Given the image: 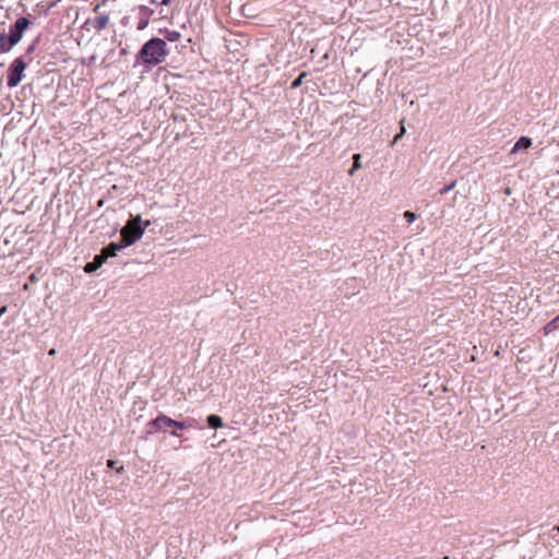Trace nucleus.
Instances as JSON below:
<instances>
[{
  "label": "nucleus",
  "mask_w": 559,
  "mask_h": 559,
  "mask_svg": "<svg viewBox=\"0 0 559 559\" xmlns=\"http://www.w3.org/2000/svg\"><path fill=\"white\" fill-rule=\"evenodd\" d=\"M169 51L162 38H152L138 52V60L147 67L157 66L165 61Z\"/></svg>",
  "instance_id": "1"
},
{
  "label": "nucleus",
  "mask_w": 559,
  "mask_h": 559,
  "mask_svg": "<svg viewBox=\"0 0 559 559\" xmlns=\"http://www.w3.org/2000/svg\"><path fill=\"white\" fill-rule=\"evenodd\" d=\"M147 433H154L158 431L166 432L170 428L189 429L195 427V419L186 418L185 420H175L164 414L158 415L155 419L147 423Z\"/></svg>",
  "instance_id": "2"
},
{
  "label": "nucleus",
  "mask_w": 559,
  "mask_h": 559,
  "mask_svg": "<svg viewBox=\"0 0 559 559\" xmlns=\"http://www.w3.org/2000/svg\"><path fill=\"white\" fill-rule=\"evenodd\" d=\"M150 224V221L143 223L140 215L128 221L126 226L121 229L123 245H133L138 241Z\"/></svg>",
  "instance_id": "3"
},
{
  "label": "nucleus",
  "mask_w": 559,
  "mask_h": 559,
  "mask_svg": "<svg viewBox=\"0 0 559 559\" xmlns=\"http://www.w3.org/2000/svg\"><path fill=\"white\" fill-rule=\"evenodd\" d=\"M126 247H103L98 254H95L93 261L87 262L84 266L86 273L96 272L109 258L117 255V251L124 249Z\"/></svg>",
  "instance_id": "4"
},
{
  "label": "nucleus",
  "mask_w": 559,
  "mask_h": 559,
  "mask_svg": "<svg viewBox=\"0 0 559 559\" xmlns=\"http://www.w3.org/2000/svg\"><path fill=\"white\" fill-rule=\"evenodd\" d=\"M26 67L27 63L24 61L23 57H19L13 60L8 69V87L13 88L20 84V82L23 80V73Z\"/></svg>",
  "instance_id": "5"
},
{
  "label": "nucleus",
  "mask_w": 559,
  "mask_h": 559,
  "mask_svg": "<svg viewBox=\"0 0 559 559\" xmlns=\"http://www.w3.org/2000/svg\"><path fill=\"white\" fill-rule=\"evenodd\" d=\"M29 21L26 17H19L13 25L10 27L9 37L10 40L17 44L23 36L24 31L28 27Z\"/></svg>",
  "instance_id": "6"
},
{
  "label": "nucleus",
  "mask_w": 559,
  "mask_h": 559,
  "mask_svg": "<svg viewBox=\"0 0 559 559\" xmlns=\"http://www.w3.org/2000/svg\"><path fill=\"white\" fill-rule=\"evenodd\" d=\"M109 24V15L107 13H102L93 19H88L84 23V27L87 29L93 28L95 32H102L105 29Z\"/></svg>",
  "instance_id": "7"
},
{
  "label": "nucleus",
  "mask_w": 559,
  "mask_h": 559,
  "mask_svg": "<svg viewBox=\"0 0 559 559\" xmlns=\"http://www.w3.org/2000/svg\"><path fill=\"white\" fill-rule=\"evenodd\" d=\"M5 33H0V53L9 52L16 44Z\"/></svg>",
  "instance_id": "8"
},
{
  "label": "nucleus",
  "mask_w": 559,
  "mask_h": 559,
  "mask_svg": "<svg viewBox=\"0 0 559 559\" xmlns=\"http://www.w3.org/2000/svg\"><path fill=\"white\" fill-rule=\"evenodd\" d=\"M206 421H207L209 427L213 428V429L221 428L224 425L222 417L216 414L209 415L206 418Z\"/></svg>",
  "instance_id": "9"
},
{
  "label": "nucleus",
  "mask_w": 559,
  "mask_h": 559,
  "mask_svg": "<svg viewBox=\"0 0 559 559\" xmlns=\"http://www.w3.org/2000/svg\"><path fill=\"white\" fill-rule=\"evenodd\" d=\"M532 145V140L526 136H521L514 144L512 152H516L523 148H528Z\"/></svg>",
  "instance_id": "10"
},
{
  "label": "nucleus",
  "mask_w": 559,
  "mask_h": 559,
  "mask_svg": "<svg viewBox=\"0 0 559 559\" xmlns=\"http://www.w3.org/2000/svg\"><path fill=\"white\" fill-rule=\"evenodd\" d=\"M558 328H559V314L544 326L545 334H549V333L554 332L555 330H557Z\"/></svg>",
  "instance_id": "11"
},
{
  "label": "nucleus",
  "mask_w": 559,
  "mask_h": 559,
  "mask_svg": "<svg viewBox=\"0 0 559 559\" xmlns=\"http://www.w3.org/2000/svg\"><path fill=\"white\" fill-rule=\"evenodd\" d=\"M360 158H361L360 154H354V156H353V166L348 170V175L349 176H353L358 169L361 168Z\"/></svg>",
  "instance_id": "12"
},
{
  "label": "nucleus",
  "mask_w": 559,
  "mask_h": 559,
  "mask_svg": "<svg viewBox=\"0 0 559 559\" xmlns=\"http://www.w3.org/2000/svg\"><path fill=\"white\" fill-rule=\"evenodd\" d=\"M165 37L169 41H178L181 37L180 33L175 29H166Z\"/></svg>",
  "instance_id": "13"
},
{
  "label": "nucleus",
  "mask_w": 559,
  "mask_h": 559,
  "mask_svg": "<svg viewBox=\"0 0 559 559\" xmlns=\"http://www.w3.org/2000/svg\"><path fill=\"white\" fill-rule=\"evenodd\" d=\"M118 462L116 460H108L107 461V467L111 469H116L118 473L123 471V466L117 467Z\"/></svg>",
  "instance_id": "14"
},
{
  "label": "nucleus",
  "mask_w": 559,
  "mask_h": 559,
  "mask_svg": "<svg viewBox=\"0 0 559 559\" xmlns=\"http://www.w3.org/2000/svg\"><path fill=\"white\" fill-rule=\"evenodd\" d=\"M559 534V525H555L549 532V536L559 544V539H557V535Z\"/></svg>",
  "instance_id": "15"
},
{
  "label": "nucleus",
  "mask_w": 559,
  "mask_h": 559,
  "mask_svg": "<svg viewBox=\"0 0 559 559\" xmlns=\"http://www.w3.org/2000/svg\"><path fill=\"white\" fill-rule=\"evenodd\" d=\"M456 185V180H453L452 182H450L449 185H447L445 187H443L439 193L440 194H445L448 193L449 191H451Z\"/></svg>",
  "instance_id": "16"
},
{
  "label": "nucleus",
  "mask_w": 559,
  "mask_h": 559,
  "mask_svg": "<svg viewBox=\"0 0 559 559\" xmlns=\"http://www.w3.org/2000/svg\"><path fill=\"white\" fill-rule=\"evenodd\" d=\"M306 75H307L306 72L300 73L299 76L292 83V87L293 88L298 87L301 84V82Z\"/></svg>",
  "instance_id": "17"
},
{
  "label": "nucleus",
  "mask_w": 559,
  "mask_h": 559,
  "mask_svg": "<svg viewBox=\"0 0 559 559\" xmlns=\"http://www.w3.org/2000/svg\"><path fill=\"white\" fill-rule=\"evenodd\" d=\"M404 217H405L406 222L408 224H411V223H413L416 219V214L411 212V211H406L404 213Z\"/></svg>",
  "instance_id": "18"
},
{
  "label": "nucleus",
  "mask_w": 559,
  "mask_h": 559,
  "mask_svg": "<svg viewBox=\"0 0 559 559\" xmlns=\"http://www.w3.org/2000/svg\"><path fill=\"white\" fill-rule=\"evenodd\" d=\"M148 24V21L147 20H144V21H140L139 24H138V29L139 31H142L144 29Z\"/></svg>",
  "instance_id": "19"
},
{
  "label": "nucleus",
  "mask_w": 559,
  "mask_h": 559,
  "mask_svg": "<svg viewBox=\"0 0 559 559\" xmlns=\"http://www.w3.org/2000/svg\"><path fill=\"white\" fill-rule=\"evenodd\" d=\"M180 430H181L180 428H173L169 432H170L171 436L179 437L180 436V433H179Z\"/></svg>",
  "instance_id": "20"
},
{
  "label": "nucleus",
  "mask_w": 559,
  "mask_h": 559,
  "mask_svg": "<svg viewBox=\"0 0 559 559\" xmlns=\"http://www.w3.org/2000/svg\"><path fill=\"white\" fill-rule=\"evenodd\" d=\"M8 311V306H2L0 308V318Z\"/></svg>",
  "instance_id": "21"
},
{
  "label": "nucleus",
  "mask_w": 559,
  "mask_h": 559,
  "mask_svg": "<svg viewBox=\"0 0 559 559\" xmlns=\"http://www.w3.org/2000/svg\"><path fill=\"white\" fill-rule=\"evenodd\" d=\"M174 0H163L160 2L162 5H169L170 3H173Z\"/></svg>",
  "instance_id": "22"
},
{
  "label": "nucleus",
  "mask_w": 559,
  "mask_h": 559,
  "mask_svg": "<svg viewBox=\"0 0 559 559\" xmlns=\"http://www.w3.org/2000/svg\"><path fill=\"white\" fill-rule=\"evenodd\" d=\"M403 135L401 133H397L394 139H393V143H396Z\"/></svg>",
  "instance_id": "23"
},
{
  "label": "nucleus",
  "mask_w": 559,
  "mask_h": 559,
  "mask_svg": "<svg viewBox=\"0 0 559 559\" xmlns=\"http://www.w3.org/2000/svg\"><path fill=\"white\" fill-rule=\"evenodd\" d=\"M29 281L31 282H35L36 281V275L35 274H31L29 275Z\"/></svg>",
  "instance_id": "24"
},
{
  "label": "nucleus",
  "mask_w": 559,
  "mask_h": 559,
  "mask_svg": "<svg viewBox=\"0 0 559 559\" xmlns=\"http://www.w3.org/2000/svg\"><path fill=\"white\" fill-rule=\"evenodd\" d=\"M99 8H100V4L95 5V8H94V12H96V13H97V12H98V10H99Z\"/></svg>",
  "instance_id": "25"
},
{
  "label": "nucleus",
  "mask_w": 559,
  "mask_h": 559,
  "mask_svg": "<svg viewBox=\"0 0 559 559\" xmlns=\"http://www.w3.org/2000/svg\"><path fill=\"white\" fill-rule=\"evenodd\" d=\"M400 133H401L402 135H404V133H405V128H404L403 126L401 127V132H400Z\"/></svg>",
  "instance_id": "26"
},
{
  "label": "nucleus",
  "mask_w": 559,
  "mask_h": 559,
  "mask_svg": "<svg viewBox=\"0 0 559 559\" xmlns=\"http://www.w3.org/2000/svg\"><path fill=\"white\" fill-rule=\"evenodd\" d=\"M55 354H56V349L52 348L49 350V355H55Z\"/></svg>",
  "instance_id": "27"
},
{
  "label": "nucleus",
  "mask_w": 559,
  "mask_h": 559,
  "mask_svg": "<svg viewBox=\"0 0 559 559\" xmlns=\"http://www.w3.org/2000/svg\"><path fill=\"white\" fill-rule=\"evenodd\" d=\"M152 3L156 2V0H151Z\"/></svg>",
  "instance_id": "28"
},
{
  "label": "nucleus",
  "mask_w": 559,
  "mask_h": 559,
  "mask_svg": "<svg viewBox=\"0 0 559 559\" xmlns=\"http://www.w3.org/2000/svg\"><path fill=\"white\" fill-rule=\"evenodd\" d=\"M444 559H449V557H444Z\"/></svg>",
  "instance_id": "29"
}]
</instances>
